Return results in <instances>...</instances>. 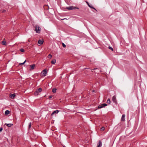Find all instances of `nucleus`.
Returning a JSON list of instances; mask_svg holds the SVG:
<instances>
[{
  "label": "nucleus",
  "instance_id": "obj_1",
  "mask_svg": "<svg viewBox=\"0 0 147 147\" xmlns=\"http://www.w3.org/2000/svg\"><path fill=\"white\" fill-rule=\"evenodd\" d=\"M42 91V89L41 88H39L36 90L35 92L34 93V96H36L39 95V93L40 92Z\"/></svg>",
  "mask_w": 147,
  "mask_h": 147
},
{
  "label": "nucleus",
  "instance_id": "obj_2",
  "mask_svg": "<svg viewBox=\"0 0 147 147\" xmlns=\"http://www.w3.org/2000/svg\"><path fill=\"white\" fill-rule=\"evenodd\" d=\"M40 28L38 25H36L35 26V30L36 32L38 33H40Z\"/></svg>",
  "mask_w": 147,
  "mask_h": 147
},
{
  "label": "nucleus",
  "instance_id": "obj_3",
  "mask_svg": "<svg viewBox=\"0 0 147 147\" xmlns=\"http://www.w3.org/2000/svg\"><path fill=\"white\" fill-rule=\"evenodd\" d=\"M66 9L68 10H73L75 9H79V8L77 7H74L73 6H69V7H66Z\"/></svg>",
  "mask_w": 147,
  "mask_h": 147
},
{
  "label": "nucleus",
  "instance_id": "obj_4",
  "mask_svg": "<svg viewBox=\"0 0 147 147\" xmlns=\"http://www.w3.org/2000/svg\"><path fill=\"white\" fill-rule=\"evenodd\" d=\"M107 105L106 104L103 103V104H102L100 105H98V109H100V108L103 107H104L106 106Z\"/></svg>",
  "mask_w": 147,
  "mask_h": 147
},
{
  "label": "nucleus",
  "instance_id": "obj_5",
  "mask_svg": "<svg viewBox=\"0 0 147 147\" xmlns=\"http://www.w3.org/2000/svg\"><path fill=\"white\" fill-rule=\"evenodd\" d=\"M112 100L116 104H117V102L116 100V97L115 96H113L112 98Z\"/></svg>",
  "mask_w": 147,
  "mask_h": 147
},
{
  "label": "nucleus",
  "instance_id": "obj_6",
  "mask_svg": "<svg viewBox=\"0 0 147 147\" xmlns=\"http://www.w3.org/2000/svg\"><path fill=\"white\" fill-rule=\"evenodd\" d=\"M1 44L2 45L5 46H6L7 45V44L5 40V38L3 39V40L1 42Z\"/></svg>",
  "mask_w": 147,
  "mask_h": 147
},
{
  "label": "nucleus",
  "instance_id": "obj_7",
  "mask_svg": "<svg viewBox=\"0 0 147 147\" xmlns=\"http://www.w3.org/2000/svg\"><path fill=\"white\" fill-rule=\"evenodd\" d=\"M43 76H45L47 74V70L46 69H44L42 72Z\"/></svg>",
  "mask_w": 147,
  "mask_h": 147
},
{
  "label": "nucleus",
  "instance_id": "obj_8",
  "mask_svg": "<svg viewBox=\"0 0 147 147\" xmlns=\"http://www.w3.org/2000/svg\"><path fill=\"white\" fill-rule=\"evenodd\" d=\"M102 146V143L100 140L99 141L96 147H101Z\"/></svg>",
  "mask_w": 147,
  "mask_h": 147
},
{
  "label": "nucleus",
  "instance_id": "obj_9",
  "mask_svg": "<svg viewBox=\"0 0 147 147\" xmlns=\"http://www.w3.org/2000/svg\"><path fill=\"white\" fill-rule=\"evenodd\" d=\"M59 111H58V110H55L53 112V113H52V114H51V116H52L55 113H57Z\"/></svg>",
  "mask_w": 147,
  "mask_h": 147
},
{
  "label": "nucleus",
  "instance_id": "obj_10",
  "mask_svg": "<svg viewBox=\"0 0 147 147\" xmlns=\"http://www.w3.org/2000/svg\"><path fill=\"white\" fill-rule=\"evenodd\" d=\"M43 40H39L38 41V43L40 45H42L43 44Z\"/></svg>",
  "mask_w": 147,
  "mask_h": 147
},
{
  "label": "nucleus",
  "instance_id": "obj_11",
  "mask_svg": "<svg viewBox=\"0 0 147 147\" xmlns=\"http://www.w3.org/2000/svg\"><path fill=\"white\" fill-rule=\"evenodd\" d=\"M125 115L124 114H123L122 115V117L121 119V121H125Z\"/></svg>",
  "mask_w": 147,
  "mask_h": 147
},
{
  "label": "nucleus",
  "instance_id": "obj_12",
  "mask_svg": "<svg viewBox=\"0 0 147 147\" xmlns=\"http://www.w3.org/2000/svg\"><path fill=\"white\" fill-rule=\"evenodd\" d=\"M15 96H16V94L15 93H14V94H11L10 96L11 98L12 99H13L14 98Z\"/></svg>",
  "mask_w": 147,
  "mask_h": 147
},
{
  "label": "nucleus",
  "instance_id": "obj_13",
  "mask_svg": "<svg viewBox=\"0 0 147 147\" xmlns=\"http://www.w3.org/2000/svg\"><path fill=\"white\" fill-rule=\"evenodd\" d=\"M5 125H6L8 127H11L13 125V124L11 123H9V124H7V123H5Z\"/></svg>",
  "mask_w": 147,
  "mask_h": 147
},
{
  "label": "nucleus",
  "instance_id": "obj_14",
  "mask_svg": "<svg viewBox=\"0 0 147 147\" xmlns=\"http://www.w3.org/2000/svg\"><path fill=\"white\" fill-rule=\"evenodd\" d=\"M44 8L46 10H48L49 8L48 6L47 5H45L44 6Z\"/></svg>",
  "mask_w": 147,
  "mask_h": 147
},
{
  "label": "nucleus",
  "instance_id": "obj_15",
  "mask_svg": "<svg viewBox=\"0 0 147 147\" xmlns=\"http://www.w3.org/2000/svg\"><path fill=\"white\" fill-rule=\"evenodd\" d=\"M35 66V65L34 64H33V65H31L30 67H31V69H34Z\"/></svg>",
  "mask_w": 147,
  "mask_h": 147
},
{
  "label": "nucleus",
  "instance_id": "obj_16",
  "mask_svg": "<svg viewBox=\"0 0 147 147\" xmlns=\"http://www.w3.org/2000/svg\"><path fill=\"white\" fill-rule=\"evenodd\" d=\"M10 111L8 110H7L5 112V115H7L9 114Z\"/></svg>",
  "mask_w": 147,
  "mask_h": 147
},
{
  "label": "nucleus",
  "instance_id": "obj_17",
  "mask_svg": "<svg viewBox=\"0 0 147 147\" xmlns=\"http://www.w3.org/2000/svg\"><path fill=\"white\" fill-rule=\"evenodd\" d=\"M56 62V60L55 59H54L51 61V63L52 64H55Z\"/></svg>",
  "mask_w": 147,
  "mask_h": 147
},
{
  "label": "nucleus",
  "instance_id": "obj_18",
  "mask_svg": "<svg viewBox=\"0 0 147 147\" xmlns=\"http://www.w3.org/2000/svg\"><path fill=\"white\" fill-rule=\"evenodd\" d=\"M89 7H90V8H92V9H95L96 11H97L96 9L92 5H89L88 6Z\"/></svg>",
  "mask_w": 147,
  "mask_h": 147
},
{
  "label": "nucleus",
  "instance_id": "obj_19",
  "mask_svg": "<svg viewBox=\"0 0 147 147\" xmlns=\"http://www.w3.org/2000/svg\"><path fill=\"white\" fill-rule=\"evenodd\" d=\"M111 102V100L109 98H108L107 100V103L109 104H110Z\"/></svg>",
  "mask_w": 147,
  "mask_h": 147
},
{
  "label": "nucleus",
  "instance_id": "obj_20",
  "mask_svg": "<svg viewBox=\"0 0 147 147\" xmlns=\"http://www.w3.org/2000/svg\"><path fill=\"white\" fill-rule=\"evenodd\" d=\"M56 88H53L52 89V91L53 93H55L56 91Z\"/></svg>",
  "mask_w": 147,
  "mask_h": 147
},
{
  "label": "nucleus",
  "instance_id": "obj_21",
  "mask_svg": "<svg viewBox=\"0 0 147 147\" xmlns=\"http://www.w3.org/2000/svg\"><path fill=\"white\" fill-rule=\"evenodd\" d=\"M20 51L22 52H24V49L23 48H21L20 49Z\"/></svg>",
  "mask_w": 147,
  "mask_h": 147
},
{
  "label": "nucleus",
  "instance_id": "obj_22",
  "mask_svg": "<svg viewBox=\"0 0 147 147\" xmlns=\"http://www.w3.org/2000/svg\"><path fill=\"white\" fill-rule=\"evenodd\" d=\"M52 57V55L51 54H49L48 56V57L50 59H51Z\"/></svg>",
  "mask_w": 147,
  "mask_h": 147
},
{
  "label": "nucleus",
  "instance_id": "obj_23",
  "mask_svg": "<svg viewBox=\"0 0 147 147\" xmlns=\"http://www.w3.org/2000/svg\"><path fill=\"white\" fill-rule=\"evenodd\" d=\"M26 62V60H25V61H24V62L23 63H19V65H24V63Z\"/></svg>",
  "mask_w": 147,
  "mask_h": 147
},
{
  "label": "nucleus",
  "instance_id": "obj_24",
  "mask_svg": "<svg viewBox=\"0 0 147 147\" xmlns=\"http://www.w3.org/2000/svg\"><path fill=\"white\" fill-rule=\"evenodd\" d=\"M109 49H110L112 51H113V49L111 47H110V46H109Z\"/></svg>",
  "mask_w": 147,
  "mask_h": 147
},
{
  "label": "nucleus",
  "instance_id": "obj_25",
  "mask_svg": "<svg viewBox=\"0 0 147 147\" xmlns=\"http://www.w3.org/2000/svg\"><path fill=\"white\" fill-rule=\"evenodd\" d=\"M6 10L5 9H3L1 10V12L2 13H5L6 12Z\"/></svg>",
  "mask_w": 147,
  "mask_h": 147
},
{
  "label": "nucleus",
  "instance_id": "obj_26",
  "mask_svg": "<svg viewBox=\"0 0 147 147\" xmlns=\"http://www.w3.org/2000/svg\"><path fill=\"white\" fill-rule=\"evenodd\" d=\"M62 45L63 47H64L65 48L66 47V45L63 43H62Z\"/></svg>",
  "mask_w": 147,
  "mask_h": 147
},
{
  "label": "nucleus",
  "instance_id": "obj_27",
  "mask_svg": "<svg viewBox=\"0 0 147 147\" xmlns=\"http://www.w3.org/2000/svg\"><path fill=\"white\" fill-rule=\"evenodd\" d=\"M105 129V128L104 127H102L101 128V130H102V131H103V130H104Z\"/></svg>",
  "mask_w": 147,
  "mask_h": 147
},
{
  "label": "nucleus",
  "instance_id": "obj_28",
  "mask_svg": "<svg viewBox=\"0 0 147 147\" xmlns=\"http://www.w3.org/2000/svg\"><path fill=\"white\" fill-rule=\"evenodd\" d=\"M3 130V128L2 127H1L0 128V132L2 131Z\"/></svg>",
  "mask_w": 147,
  "mask_h": 147
},
{
  "label": "nucleus",
  "instance_id": "obj_29",
  "mask_svg": "<svg viewBox=\"0 0 147 147\" xmlns=\"http://www.w3.org/2000/svg\"><path fill=\"white\" fill-rule=\"evenodd\" d=\"M31 126V123H30L29 125V128H30Z\"/></svg>",
  "mask_w": 147,
  "mask_h": 147
},
{
  "label": "nucleus",
  "instance_id": "obj_30",
  "mask_svg": "<svg viewBox=\"0 0 147 147\" xmlns=\"http://www.w3.org/2000/svg\"><path fill=\"white\" fill-rule=\"evenodd\" d=\"M86 3H87V4H88V6H89V5H90L89 4V3L88 2L86 1Z\"/></svg>",
  "mask_w": 147,
  "mask_h": 147
},
{
  "label": "nucleus",
  "instance_id": "obj_31",
  "mask_svg": "<svg viewBox=\"0 0 147 147\" xmlns=\"http://www.w3.org/2000/svg\"><path fill=\"white\" fill-rule=\"evenodd\" d=\"M53 96H49V98H51Z\"/></svg>",
  "mask_w": 147,
  "mask_h": 147
},
{
  "label": "nucleus",
  "instance_id": "obj_32",
  "mask_svg": "<svg viewBox=\"0 0 147 147\" xmlns=\"http://www.w3.org/2000/svg\"><path fill=\"white\" fill-rule=\"evenodd\" d=\"M92 91L93 92H95V90H92Z\"/></svg>",
  "mask_w": 147,
  "mask_h": 147
},
{
  "label": "nucleus",
  "instance_id": "obj_33",
  "mask_svg": "<svg viewBox=\"0 0 147 147\" xmlns=\"http://www.w3.org/2000/svg\"><path fill=\"white\" fill-rule=\"evenodd\" d=\"M98 68H94V69H93L94 70H95V69H97Z\"/></svg>",
  "mask_w": 147,
  "mask_h": 147
},
{
  "label": "nucleus",
  "instance_id": "obj_34",
  "mask_svg": "<svg viewBox=\"0 0 147 147\" xmlns=\"http://www.w3.org/2000/svg\"><path fill=\"white\" fill-rule=\"evenodd\" d=\"M93 70H94L93 69H92V70H91V71H92V72H93Z\"/></svg>",
  "mask_w": 147,
  "mask_h": 147
}]
</instances>
